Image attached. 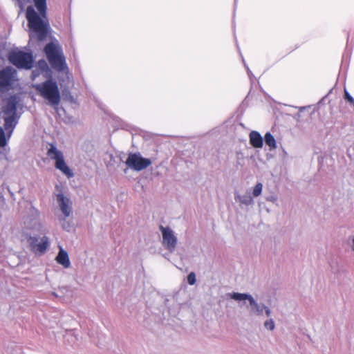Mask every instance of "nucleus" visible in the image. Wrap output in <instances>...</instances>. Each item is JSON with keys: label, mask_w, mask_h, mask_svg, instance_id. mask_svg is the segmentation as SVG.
I'll return each mask as SVG.
<instances>
[{"label": "nucleus", "mask_w": 354, "mask_h": 354, "mask_svg": "<svg viewBox=\"0 0 354 354\" xmlns=\"http://www.w3.org/2000/svg\"><path fill=\"white\" fill-rule=\"evenodd\" d=\"M348 244L351 251L354 253V236H350L348 238Z\"/></svg>", "instance_id": "24"}, {"label": "nucleus", "mask_w": 354, "mask_h": 354, "mask_svg": "<svg viewBox=\"0 0 354 354\" xmlns=\"http://www.w3.org/2000/svg\"><path fill=\"white\" fill-rule=\"evenodd\" d=\"M14 71L7 67L0 71V88H5L11 84Z\"/></svg>", "instance_id": "12"}, {"label": "nucleus", "mask_w": 354, "mask_h": 354, "mask_svg": "<svg viewBox=\"0 0 354 354\" xmlns=\"http://www.w3.org/2000/svg\"><path fill=\"white\" fill-rule=\"evenodd\" d=\"M59 221H60L62 228L66 231H70L71 225L69 222L66 221L63 217H59Z\"/></svg>", "instance_id": "21"}, {"label": "nucleus", "mask_w": 354, "mask_h": 354, "mask_svg": "<svg viewBox=\"0 0 354 354\" xmlns=\"http://www.w3.org/2000/svg\"><path fill=\"white\" fill-rule=\"evenodd\" d=\"M266 201L275 203L277 201V197L274 195H271L266 198Z\"/></svg>", "instance_id": "25"}, {"label": "nucleus", "mask_w": 354, "mask_h": 354, "mask_svg": "<svg viewBox=\"0 0 354 354\" xmlns=\"http://www.w3.org/2000/svg\"><path fill=\"white\" fill-rule=\"evenodd\" d=\"M8 59L10 63L20 68L30 69L33 64L32 55L21 50L11 52L9 54Z\"/></svg>", "instance_id": "7"}, {"label": "nucleus", "mask_w": 354, "mask_h": 354, "mask_svg": "<svg viewBox=\"0 0 354 354\" xmlns=\"http://www.w3.org/2000/svg\"><path fill=\"white\" fill-rule=\"evenodd\" d=\"M39 94L45 100H46L49 104L53 106H58L60 102V93L58 85L56 82L48 80L44 82L33 85Z\"/></svg>", "instance_id": "2"}, {"label": "nucleus", "mask_w": 354, "mask_h": 354, "mask_svg": "<svg viewBox=\"0 0 354 354\" xmlns=\"http://www.w3.org/2000/svg\"><path fill=\"white\" fill-rule=\"evenodd\" d=\"M29 228L34 232L39 234H45L47 230L44 225L39 220H34Z\"/></svg>", "instance_id": "15"}, {"label": "nucleus", "mask_w": 354, "mask_h": 354, "mask_svg": "<svg viewBox=\"0 0 354 354\" xmlns=\"http://www.w3.org/2000/svg\"><path fill=\"white\" fill-rule=\"evenodd\" d=\"M7 131V136L5 133V131L3 129L0 127V147H4L6 146L8 143V140H9L10 138H8V131Z\"/></svg>", "instance_id": "18"}, {"label": "nucleus", "mask_w": 354, "mask_h": 354, "mask_svg": "<svg viewBox=\"0 0 354 354\" xmlns=\"http://www.w3.org/2000/svg\"><path fill=\"white\" fill-rule=\"evenodd\" d=\"M56 199L64 217H69L73 212V203L71 198L61 192L56 195Z\"/></svg>", "instance_id": "11"}, {"label": "nucleus", "mask_w": 354, "mask_h": 354, "mask_svg": "<svg viewBox=\"0 0 354 354\" xmlns=\"http://www.w3.org/2000/svg\"><path fill=\"white\" fill-rule=\"evenodd\" d=\"M47 156L53 160H55V167L61 171L68 178L73 176V171L68 167L62 151L59 150L53 144H50L47 151Z\"/></svg>", "instance_id": "5"}, {"label": "nucleus", "mask_w": 354, "mask_h": 354, "mask_svg": "<svg viewBox=\"0 0 354 354\" xmlns=\"http://www.w3.org/2000/svg\"><path fill=\"white\" fill-rule=\"evenodd\" d=\"M263 327L265 329L272 331L275 328V323L272 318H268L263 322Z\"/></svg>", "instance_id": "19"}, {"label": "nucleus", "mask_w": 354, "mask_h": 354, "mask_svg": "<svg viewBox=\"0 0 354 354\" xmlns=\"http://www.w3.org/2000/svg\"><path fill=\"white\" fill-rule=\"evenodd\" d=\"M249 137L250 143L252 146L255 148H261L263 147V138L259 132L252 131L250 132Z\"/></svg>", "instance_id": "14"}, {"label": "nucleus", "mask_w": 354, "mask_h": 354, "mask_svg": "<svg viewBox=\"0 0 354 354\" xmlns=\"http://www.w3.org/2000/svg\"><path fill=\"white\" fill-rule=\"evenodd\" d=\"M152 163L149 158H143L140 153H130L125 161L126 165L136 171H142Z\"/></svg>", "instance_id": "8"}, {"label": "nucleus", "mask_w": 354, "mask_h": 354, "mask_svg": "<svg viewBox=\"0 0 354 354\" xmlns=\"http://www.w3.org/2000/svg\"><path fill=\"white\" fill-rule=\"evenodd\" d=\"M27 241L30 250L36 254H44L49 246V239L46 236H44L39 243H38V238L36 236H29L27 237Z\"/></svg>", "instance_id": "10"}, {"label": "nucleus", "mask_w": 354, "mask_h": 354, "mask_svg": "<svg viewBox=\"0 0 354 354\" xmlns=\"http://www.w3.org/2000/svg\"><path fill=\"white\" fill-rule=\"evenodd\" d=\"M196 278L194 272H191L187 276V282L189 285L192 286L196 283Z\"/></svg>", "instance_id": "22"}, {"label": "nucleus", "mask_w": 354, "mask_h": 354, "mask_svg": "<svg viewBox=\"0 0 354 354\" xmlns=\"http://www.w3.org/2000/svg\"><path fill=\"white\" fill-rule=\"evenodd\" d=\"M33 2L41 18L39 17L31 6L27 8L26 18L29 28L37 33V39L42 41L48 34V22L46 17V0H33Z\"/></svg>", "instance_id": "1"}, {"label": "nucleus", "mask_w": 354, "mask_h": 354, "mask_svg": "<svg viewBox=\"0 0 354 354\" xmlns=\"http://www.w3.org/2000/svg\"><path fill=\"white\" fill-rule=\"evenodd\" d=\"M19 103V98L16 95L10 96L8 98L6 106L3 108L4 114V129L8 131V138L11 135L18 122L17 115V107Z\"/></svg>", "instance_id": "3"}, {"label": "nucleus", "mask_w": 354, "mask_h": 354, "mask_svg": "<svg viewBox=\"0 0 354 354\" xmlns=\"http://www.w3.org/2000/svg\"><path fill=\"white\" fill-rule=\"evenodd\" d=\"M159 229L162 233L163 247L169 252H174L178 243V239L175 236L174 232L170 227L162 225H160Z\"/></svg>", "instance_id": "9"}, {"label": "nucleus", "mask_w": 354, "mask_h": 354, "mask_svg": "<svg viewBox=\"0 0 354 354\" xmlns=\"http://www.w3.org/2000/svg\"><path fill=\"white\" fill-rule=\"evenodd\" d=\"M235 200L245 205H250L254 203L253 198L250 195L241 196L238 194L235 196Z\"/></svg>", "instance_id": "16"}, {"label": "nucleus", "mask_w": 354, "mask_h": 354, "mask_svg": "<svg viewBox=\"0 0 354 354\" xmlns=\"http://www.w3.org/2000/svg\"><path fill=\"white\" fill-rule=\"evenodd\" d=\"M344 98L354 106V98L348 93L346 90H344Z\"/></svg>", "instance_id": "23"}, {"label": "nucleus", "mask_w": 354, "mask_h": 354, "mask_svg": "<svg viewBox=\"0 0 354 354\" xmlns=\"http://www.w3.org/2000/svg\"><path fill=\"white\" fill-rule=\"evenodd\" d=\"M263 312L265 313L266 315L268 317H269L270 316L271 313H272L270 308L268 306H266V305H265L264 308H263Z\"/></svg>", "instance_id": "26"}, {"label": "nucleus", "mask_w": 354, "mask_h": 354, "mask_svg": "<svg viewBox=\"0 0 354 354\" xmlns=\"http://www.w3.org/2000/svg\"><path fill=\"white\" fill-rule=\"evenodd\" d=\"M56 261L62 265L64 268H68L71 266L70 259L68 254L61 246L59 247V251L55 258Z\"/></svg>", "instance_id": "13"}, {"label": "nucleus", "mask_w": 354, "mask_h": 354, "mask_svg": "<svg viewBox=\"0 0 354 354\" xmlns=\"http://www.w3.org/2000/svg\"><path fill=\"white\" fill-rule=\"evenodd\" d=\"M42 64H44V66H46V64L45 62H42Z\"/></svg>", "instance_id": "27"}, {"label": "nucleus", "mask_w": 354, "mask_h": 354, "mask_svg": "<svg viewBox=\"0 0 354 354\" xmlns=\"http://www.w3.org/2000/svg\"><path fill=\"white\" fill-rule=\"evenodd\" d=\"M227 296L237 301H248L250 305V313L256 316H261L263 313L264 304L258 303L251 295L248 293L231 292Z\"/></svg>", "instance_id": "6"}, {"label": "nucleus", "mask_w": 354, "mask_h": 354, "mask_svg": "<svg viewBox=\"0 0 354 354\" xmlns=\"http://www.w3.org/2000/svg\"><path fill=\"white\" fill-rule=\"evenodd\" d=\"M53 295L54 296L57 297V295H56V293H55V292H53Z\"/></svg>", "instance_id": "28"}, {"label": "nucleus", "mask_w": 354, "mask_h": 354, "mask_svg": "<svg viewBox=\"0 0 354 354\" xmlns=\"http://www.w3.org/2000/svg\"><path fill=\"white\" fill-rule=\"evenodd\" d=\"M263 185L261 183H258L255 185L253 191L252 195L254 197H257L261 195L262 192Z\"/></svg>", "instance_id": "20"}, {"label": "nucleus", "mask_w": 354, "mask_h": 354, "mask_svg": "<svg viewBox=\"0 0 354 354\" xmlns=\"http://www.w3.org/2000/svg\"><path fill=\"white\" fill-rule=\"evenodd\" d=\"M44 52L53 69L59 72L68 69L65 57L59 44L53 42L48 43L44 48Z\"/></svg>", "instance_id": "4"}, {"label": "nucleus", "mask_w": 354, "mask_h": 354, "mask_svg": "<svg viewBox=\"0 0 354 354\" xmlns=\"http://www.w3.org/2000/svg\"><path fill=\"white\" fill-rule=\"evenodd\" d=\"M266 144L269 146L270 149H276L277 144L274 136L270 133L267 132L264 136Z\"/></svg>", "instance_id": "17"}]
</instances>
